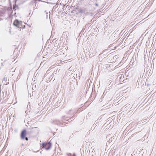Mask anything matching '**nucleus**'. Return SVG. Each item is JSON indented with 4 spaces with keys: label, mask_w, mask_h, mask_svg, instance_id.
Masks as SVG:
<instances>
[{
    "label": "nucleus",
    "mask_w": 156,
    "mask_h": 156,
    "mask_svg": "<svg viewBox=\"0 0 156 156\" xmlns=\"http://www.w3.org/2000/svg\"><path fill=\"white\" fill-rule=\"evenodd\" d=\"M65 118V117H62V121H59L57 120H54L53 122V123L61 126H62L63 125L62 122H63L64 120H68L67 119H66Z\"/></svg>",
    "instance_id": "nucleus-1"
},
{
    "label": "nucleus",
    "mask_w": 156,
    "mask_h": 156,
    "mask_svg": "<svg viewBox=\"0 0 156 156\" xmlns=\"http://www.w3.org/2000/svg\"><path fill=\"white\" fill-rule=\"evenodd\" d=\"M51 146V144L50 143H43L42 144V148H45L46 150H49Z\"/></svg>",
    "instance_id": "nucleus-2"
},
{
    "label": "nucleus",
    "mask_w": 156,
    "mask_h": 156,
    "mask_svg": "<svg viewBox=\"0 0 156 156\" xmlns=\"http://www.w3.org/2000/svg\"><path fill=\"white\" fill-rule=\"evenodd\" d=\"M13 24L16 27L22 28V22L19 21L18 20H15L13 23Z\"/></svg>",
    "instance_id": "nucleus-3"
},
{
    "label": "nucleus",
    "mask_w": 156,
    "mask_h": 156,
    "mask_svg": "<svg viewBox=\"0 0 156 156\" xmlns=\"http://www.w3.org/2000/svg\"><path fill=\"white\" fill-rule=\"evenodd\" d=\"M13 24L16 27L22 28V22L19 21L18 20H15L13 23Z\"/></svg>",
    "instance_id": "nucleus-4"
},
{
    "label": "nucleus",
    "mask_w": 156,
    "mask_h": 156,
    "mask_svg": "<svg viewBox=\"0 0 156 156\" xmlns=\"http://www.w3.org/2000/svg\"><path fill=\"white\" fill-rule=\"evenodd\" d=\"M13 24L16 27L22 28V22L19 21L18 20H15L13 23Z\"/></svg>",
    "instance_id": "nucleus-5"
},
{
    "label": "nucleus",
    "mask_w": 156,
    "mask_h": 156,
    "mask_svg": "<svg viewBox=\"0 0 156 156\" xmlns=\"http://www.w3.org/2000/svg\"><path fill=\"white\" fill-rule=\"evenodd\" d=\"M26 134V130H23L21 133V138L22 139H24Z\"/></svg>",
    "instance_id": "nucleus-6"
},
{
    "label": "nucleus",
    "mask_w": 156,
    "mask_h": 156,
    "mask_svg": "<svg viewBox=\"0 0 156 156\" xmlns=\"http://www.w3.org/2000/svg\"><path fill=\"white\" fill-rule=\"evenodd\" d=\"M74 112V111L73 110L70 109L69 110L68 112H67V113L69 114H73Z\"/></svg>",
    "instance_id": "nucleus-7"
},
{
    "label": "nucleus",
    "mask_w": 156,
    "mask_h": 156,
    "mask_svg": "<svg viewBox=\"0 0 156 156\" xmlns=\"http://www.w3.org/2000/svg\"><path fill=\"white\" fill-rule=\"evenodd\" d=\"M67 155L68 156H71L72 154H71L69 153L67 154Z\"/></svg>",
    "instance_id": "nucleus-8"
},
{
    "label": "nucleus",
    "mask_w": 156,
    "mask_h": 156,
    "mask_svg": "<svg viewBox=\"0 0 156 156\" xmlns=\"http://www.w3.org/2000/svg\"><path fill=\"white\" fill-rule=\"evenodd\" d=\"M25 139L27 141L28 140V138L27 137H25Z\"/></svg>",
    "instance_id": "nucleus-9"
},
{
    "label": "nucleus",
    "mask_w": 156,
    "mask_h": 156,
    "mask_svg": "<svg viewBox=\"0 0 156 156\" xmlns=\"http://www.w3.org/2000/svg\"><path fill=\"white\" fill-rule=\"evenodd\" d=\"M6 80L5 78V77H4L3 80V81H5Z\"/></svg>",
    "instance_id": "nucleus-10"
},
{
    "label": "nucleus",
    "mask_w": 156,
    "mask_h": 156,
    "mask_svg": "<svg viewBox=\"0 0 156 156\" xmlns=\"http://www.w3.org/2000/svg\"><path fill=\"white\" fill-rule=\"evenodd\" d=\"M95 5H96V6H98V4L97 3H96V4H95Z\"/></svg>",
    "instance_id": "nucleus-11"
},
{
    "label": "nucleus",
    "mask_w": 156,
    "mask_h": 156,
    "mask_svg": "<svg viewBox=\"0 0 156 156\" xmlns=\"http://www.w3.org/2000/svg\"><path fill=\"white\" fill-rule=\"evenodd\" d=\"M80 12H81V13H82L83 12V11H82L81 10H80Z\"/></svg>",
    "instance_id": "nucleus-12"
},
{
    "label": "nucleus",
    "mask_w": 156,
    "mask_h": 156,
    "mask_svg": "<svg viewBox=\"0 0 156 156\" xmlns=\"http://www.w3.org/2000/svg\"><path fill=\"white\" fill-rule=\"evenodd\" d=\"M73 156H76V155L75 154H73Z\"/></svg>",
    "instance_id": "nucleus-13"
},
{
    "label": "nucleus",
    "mask_w": 156,
    "mask_h": 156,
    "mask_svg": "<svg viewBox=\"0 0 156 156\" xmlns=\"http://www.w3.org/2000/svg\"><path fill=\"white\" fill-rule=\"evenodd\" d=\"M67 34H68L67 33H65H65H64V34H66V35H67Z\"/></svg>",
    "instance_id": "nucleus-14"
},
{
    "label": "nucleus",
    "mask_w": 156,
    "mask_h": 156,
    "mask_svg": "<svg viewBox=\"0 0 156 156\" xmlns=\"http://www.w3.org/2000/svg\"><path fill=\"white\" fill-rule=\"evenodd\" d=\"M2 66H3V63H2Z\"/></svg>",
    "instance_id": "nucleus-15"
},
{
    "label": "nucleus",
    "mask_w": 156,
    "mask_h": 156,
    "mask_svg": "<svg viewBox=\"0 0 156 156\" xmlns=\"http://www.w3.org/2000/svg\"><path fill=\"white\" fill-rule=\"evenodd\" d=\"M73 119V117H72L71 119Z\"/></svg>",
    "instance_id": "nucleus-16"
}]
</instances>
